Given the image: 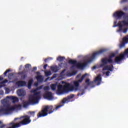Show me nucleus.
Masks as SVG:
<instances>
[{"label": "nucleus", "instance_id": "obj_1", "mask_svg": "<svg viewBox=\"0 0 128 128\" xmlns=\"http://www.w3.org/2000/svg\"><path fill=\"white\" fill-rule=\"evenodd\" d=\"M88 74L86 73L82 75L80 80L74 81L73 85L70 83H65V84L64 86L62 84L58 85L57 92L60 94H68V92H78V90H80V92H82V93H78V96H83L84 94V90L82 89L80 90V83L82 82V80H84Z\"/></svg>", "mask_w": 128, "mask_h": 128}, {"label": "nucleus", "instance_id": "obj_2", "mask_svg": "<svg viewBox=\"0 0 128 128\" xmlns=\"http://www.w3.org/2000/svg\"><path fill=\"white\" fill-rule=\"evenodd\" d=\"M128 58V48L126 49L124 52L120 54L118 56H116L114 59V61L112 60V58H114L116 56V54L113 53L110 55L108 58H104L102 59L101 62L102 64L100 65L101 68H102V70H109L110 72H112L114 70V65H106L108 64H114V62H122L124 58V56H126Z\"/></svg>", "mask_w": 128, "mask_h": 128}, {"label": "nucleus", "instance_id": "obj_3", "mask_svg": "<svg viewBox=\"0 0 128 128\" xmlns=\"http://www.w3.org/2000/svg\"><path fill=\"white\" fill-rule=\"evenodd\" d=\"M106 50H107L106 49H102L99 51H98L92 55V57L90 58L89 60H84L83 63H82V62H78L76 60H70L68 61V64H73V66H76L78 68L82 69L84 68V66H86L88 64L92 62V60H94L96 58V56H100V54H102L106 52Z\"/></svg>", "mask_w": 128, "mask_h": 128}, {"label": "nucleus", "instance_id": "obj_4", "mask_svg": "<svg viewBox=\"0 0 128 128\" xmlns=\"http://www.w3.org/2000/svg\"><path fill=\"white\" fill-rule=\"evenodd\" d=\"M33 92V94L29 96L28 101L22 103L23 107L28 108L30 104H36L38 102V100H40V92H36V90H34Z\"/></svg>", "mask_w": 128, "mask_h": 128}, {"label": "nucleus", "instance_id": "obj_5", "mask_svg": "<svg viewBox=\"0 0 128 128\" xmlns=\"http://www.w3.org/2000/svg\"><path fill=\"white\" fill-rule=\"evenodd\" d=\"M54 108V106H46L43 108V109L39 112L38 114H37L38 118H44V116H46L48 114H52L54 112L55 110Z\"/></svg>", "mask_w": 128, "mask_h": 128}, {"label": "nucleus", "instance_id": "obj_6", "mask_svg": "<svg viewBox=\"0 0 128 128\" xmlns=\"http://www.w3.org/2000/svg\"><path fill=\"white\" fill-rule=\"evenodd\" d=\"M74 94H71L70 96H68L67 97L64 98L62 100V102L60 103V104L56 107L55 110H58V108H62V106H63L64 104L68 102H70V100L74 98Z\"/></svg>", "mask_w": 128, "mask_h": 128}, {"label": "nucleus", "instance_id": "obj_7", "mask_svg": "<svg viewBox=\"0 0 128 128\" xmlns=\"http://www.w3.org/2000/svg\"><path fill=\"white\" fill-rule=\"evenodd\" d=\"M32 66L30 64H27L25 65V68H26V70H24L23 71L20 72L18 73L19 74H22L21 76V79L22 80H26V78L28 76V74H26L28 70H30V68Z\"/></svg>", "mask_w": 128, "mask_h": 128}, {"label": "nucleus", "instance_id": "obj_8", "mask_svg": "<svg viewBox=\"0 0 128 128\" xmlns=\"http://www.w3.org/2000/svg\"><path fill=\"white\" fill-rule=\"evenodd\" d=\"M12 108L10 105H6L4 106V108H2L0 109V114L4 112V114H8L10 112H12Z\"/></svg>", "mask_w": 128, "mask_h": 128}, {"label": "nucleus", "instance_id": "obj_9", "mask_svg": "<svg viewBox=\"0 0 128 128\" xmlns=\"http://www.w3.org/2000/svg\"><path fill=\"white\" fill-rule=\"evenodd\" d=\"M126 12L120 10L117 11L114 14V18H122V16H126Z\"/></svg>", "mask_w": 128, "mask_h": 128}, {"label": "nucleus", "instance_id": "obj_10", "mask_svg": "<svg viewBox=\"0 0 128 128\" xmlns=\"http://www.w3.org/2000/svg\"><path fill=\"white\" fill-rule=\"evenodd\" d=\"M44 98H46L47 100H52L54 97L52 96V92H50L48 91L46 92L44 94Z\"/></svg>", "mask_w": 128, "mask_h": 128}, {"label": "nucleus", "instance_id": "obj_11", "mask_svg": "<svg viewBox=\"0 0 128 128\" xmlns=\"http://www.w3.org/2000/svg\"><path fill=\"white\" fill-rule=\"evenodd\" d=\"M6 98L12 100L13 104H16V102H18V98L14 96H8Z\"/></svg>", "mask_w": 128, "mask_h": 128}, {"label": "nucleus", "instance_id": "obj_12", "mask_svg": "<svg viewBox=\"0 0 128 128\" xmlns=\"http://www.w3.org/2000/svg\"><path fill=\"white\" fill-rule=\"evenodd\" d=\"M94 82H97L96 84L97 86H100V84L102 83V77H100V74L98 75L94 80Z\"/></svg>", "mask_w": 128, "mask_h": 128}, {"label": "nucleus", "instance_id": "obj_13", "mask_svg": "<svg viewBox=\"0 0 128 128\" xmlns=\"http://www.w3.org/2000/svg\"><path fill=\"white\" fill-rule=\"evenodd\" d=\"M16 84L18 86V88H20L22 86H26V82L25 81H18L16 82Z\"/></svg>", "mask_w": 128, "mask_h": 128}, {"label": "nucleus", "instance_id": "obj_14", "mask_svg": "<svg viewBox=\"0 0 128 128\" xmlns=\"http://www.w3.org/2000/svg\"><path fill=\"white\" fill-rule=\"evenodd\" d=\"M17 93L19 96H26V92L22 89L18 90Z\"/></svg>", "mask_w": 128, "mask_h": 128}, {"label": "nucleus", "instance_id": "obj_15", "mask_svg": "<svg viewBox=\"0 0 128 128\" xmlns=\"http://www.w3.org/2000/svg\"><path fill=\"white\" fill-rule=\"evenodd\" d=\"M36 78L38 82H44V77L42 75H38L36 76Z\"/></svg>", "mask_w": 128, "mask_h": 128}, {"label": "nucleus", "instance_id": "obj_16", "mask_svg": "<svg viewBox=\"0 0 128 128\" xmlns=\"http://www.w3.org/2000/svg\"><path fill=\"white\" fill-rule=\"evenodd\" d=\"M116 26H118L119 29L118 32H122V24L120 22L118 23V24H116L113 26V28H116Z\"/></svg>", "mask_w": 128, "mask_h": 128}, {"label": "nucleus", "instance_id": "obj_17", "mask_svg": "<svg viewBox=\"0 0 128 128\" xmlns=\"http://www.w3.org/2000/svg\"><path fill=\"white\" fill-rule=\"evenodd\" d=\"M12 110H20L22 108V105L20 104H15L14 106H12Z\"/></svg>", "mask_w": 128, "mask_h": 128}, {"label": "nucleus", "instance_id": "obj_18", "mask_svg": "<svg viewBox=\"0 0 128 128\" xmlns=\"http://www.w3.org/2000/svg\"><path fill=\"white\" fill-rule=\"evenodd\" d=\"M56 86H58L57 84H52L50 86V88L52 90H56Z\"/></svg>", "mask_w": 128, "mask_h": 128}, {"label": "nucleus", "instance_id": "obj_19", "mask_svg": "<svg viewBox=\"0 0 128 128\" xmlns=\"http://www.w3.org/2000/svg\"><path fill=\"white\" fill-rule=\"evenodd\" d=\"M85 82L87 84V86H90L94 82H90V80L88 78L86 80Z\"/></svg>", "mask_w": 128, "mask_h": 128}, {"label": "nucleus", "instance_id": "obj_20", "mask_svg": "<svg viewBox=\"0 0 128 128\" xmlns=\"http://www.w3.org/2000/svg\"><path fill=\"white\" fill-rule=\"evenodd\" d=\"M66 60V58L62 56H58L57 58V60L58 62H62V60Z\"/></svg>", "mask_w": 128, "mask_h": 128}, {"label": "nucleus", "instance_id": "obj_21", "mask_svg": "<svg viewBox=\"0 0 128 128\" xmlns=\"http://www.w3.org/2000/svg\"><path fill=\"white\" fill-rule=\"evenodd\" d=\"M58 68L56 66H54L51 67L52 70V72H58Z\"/></svg>", "mask_w": 128, "mask_h": 128}, {"label": "nucleus", "instance_id": "obj_22", "mask_svg": "<svg viewBox=\"0 0 128 128\" xmlns=\"http://www.w3.org/2000/svg\"><path fill=\"white\" fill-rule=\"evenodd\" d=\"M33 82H34V80H29V82H28V88H32V84Z\"/></svg>", "mask_w": 128, "mask_h": 128}, {"label": "nucleus", "instance_id": "obj_23", "mask_svg": "<svg viewBox=\"0 0 128 128\" xmlns=\"http://www.w3.org/2000/svg\"><path fill=\"white\" fill-rule=\"evenodd\" d=\"M45 76H52V72L50 71L45 72Z\"/></svg>", "mask_w": 128, "mask_h": 128}, {"label": "nucleus", "instance_id": "obj_24", "mask_svg": "<svg viewBox=\"0 0 128 128\" xmlns=\"http://www.w3.org/2000/svg\"><path fill=\"white\" fill-rule=\"evenodd\" d=\"M10 72V70L8 69V70H6L4 73V76H6V74H8V72Z\"/></svg>", "mask_w": 128, "mask_h": 128}, {"label": "nucleus", "instance_id": "obj_25", "mask_svg": "<svg viewBox=\"0 0 128 128\" xmlns=\"http://www.w3.org/2000/svg\"><path fill=\"white\" fill-rule=\"evenodd\" d=\"M12 76H14V74H12V73L9 74L8 75V78L9 80H11L12 79Z\"/></svg>", "mask_w": 128, "mask_h": 128}, {"label": "nucleus", "instance_id": "obj_26", "mask_svg": "<svg viewBox=\"0 0 128 128\" xmlns=\"http://www.w3.org/2000/svg\"><path fill=\"white\" fill-rule=\"evenodd\" d=\"M30 116H34V114H36V112L34 111V112H30Z\"/></svg>", "mask_w": 128, "mask_h": 128}, {"label": "nucleus", "instance_id": "obj_27", "mask_svg": "<svg viewBox=\"0 0 128 128\" xmlns=\"http://www.w3.org/2000/svg\"><path fill=\"white\" fill-rule=\"evenodd\" d=\"M44 90H50V86H44Z\"/></svg>", "mask_w": 128, "mask_h": 128}, {"label": "nucleus", "instance_id": "obj_28", "mask_svg": "<svg viewBox=\"0 0 128 128\" xmlns=\"http://www.w3.org/2000/svg\"><path fill=\"white\" fill-rule=\"evenodd\" d=\"M8 82V80L6 79H5L1 82V84H6Z\"/></svg>", "mask_w": 128, "mask_h": 128}, {"label": "nucleus", "instance_id": "obj_29", "mask_svg": "<svg viewBox=\"0 0 128 128\" xmlns=\"http://www.w3.org/2000/svg\"><path fill=\"white\" fill-rule=\"evenodd\" d=\"M64 72H66V69H64L60 72V76H64Z\"/></svg>", "mask_w": 128, "mask_h": 128}, {"label": "nucleus", "instance_id": "obj_30", "mask_svg": "<svg viewBox=\"0 0 128 128\" xmlns=\"http://www.w3.org/2000/svg\"><path fill=\"white\" fill-rule=\"evenodd\" d=\"M10 88H6V94H10Z\"/></svg>", "mask_w": 128, "mask_h": 128}, {"label": "nucleus", "instance_id": "obj_31", "mask_svg": "<svg viewBox=\"0 0 128 128\" xmlns=\"http://www.w3.org/2000/svg\"><path fill=\"white\" fill-rule=\"evenodd\" d=\"M110 71H108L106 72V76H110Z\"/></svg>", "mask_w": 128, "mask_h": 128}, {"label": "nucleus", "instance_id": "obj_32", "mask_svg": "<svg viewBox=\"0 0 128 128\" xmlns=\"http://www.w3.org/2000/svg\"><path fill=\"white\" fill-rule=\"evenodd\" d=\"M6 125L4 124H2L1 126H0V128H4L6 126Z\"/></svg>", "mask_w": 128, "mask_h": 128}, {"label": "nucleus", "instance_id": "obj_33", "mask_svg": "<svg viewBox=\"0 0 128 128\" xmlns=\"http://www.w3.org/2000/svg\"><path fill=\"white\" fill-rule=\"evenodd\" d=\"M126 32H128V28H124L123 30L124 34H126Z\"/></svg>", "mask_w": 128, "mask_h": 128}, {"label": "nucleus", "instance_id": "obj_34", "mask_svg": "<svg viewBox=\"0 0 128 128\" xmlns=\"http://www.w3.org/2000/svg\"><path fill=\"white\" fill-rule=\"evenodd\" d=\"M46 68H48V64H46L44 66V70H46Z\"/></svg>", "mask_w": 128, "mask_h": 128}, {"label": "nucleus", "instance_id": "obj_35", "mask_svg": "<svg viewBox=\"0 0 128 128\" xmlns=\"http://www.w3.org/2000/svg\"><path fill=\"white\" fill-rule=\"evenodd\" d=\"M4 80V77H2V76H0V81L2 80Z\"/></svg>", "mask_w": 128, "mask_h": 128}, {"label": "nucleus", "instance_id": "obj_36", "mask_svg": "<svg viewBox=\"0 0 128 128\" xmlns=\"http://www.w3.org/2000/svg\"><path fill=\"white\" fill-rule=\"evenodd\" d=\"M37 70L36 67H34L32 72H34V70Z\"/></svg>", "mask_w": 128, "mask_h": 128}, {"label": "nucleus", "instance_id": "obj_37", "mask_svg": "<svg viewBox=\"0 0 128 128\" xmlns=\"http://www.w3.org/2000/svg\"><path fill=\"white\" fill-rule=\"evenodd\" d=\"M22 65H20L19 68V70H22Z\"/></svg>", "mask_w": 128, "mask_h": 128}, {"label": "nucleus", "instance_id": "obj_38", "mask_svg": "<svg viewBox=\"0 0 128 128\" xmlns=\"http://www.w3.org/2000/svg\"><path fill=\"white\" fill-rule=\"evenodd\" d=\"M127 2L126 0H122L121 1V2L124 3V2Z\"/></svg>", "mask_w": 128, "mask_h": 128}, {"label": "nucleus", "instance_id": "obj_39", "mask_svg": "<svg viewBox=\"0 0 128 128\" xmlns=\"http://www.w3.org/2000/svg\"><path fill=\"white\" fill-rule=\"evenodd\" d=\"M80 74H78V75H77V76H76V78H80Z\"/></svg>", "mask_w": 128, "mask_h": 128}, {"label": "nucleus", "instance_id": "obj_40", "mask_svg": "<svg viewBox=\"0 0 128 128\" xmlns=\"http://www.w3.org/2000/svg\"><path fill=\"white\" fill-rule=\"evenodd\" d=\"M96 66H94L92 67V70H96Z\"/></svg>", "mask_w": 128, "mask_h": 128}, {"label": "nucleus", "instance_id": "obj_41", "mask_svg": "<svg viewBox=\"0 0 128 128\" xmlns=\"http://www.w3.org/2000/svg\"><path fill=\"white\" fill-rule=\"evenodd\" d=\"M36 74H40V72H36Z\"/></svg>", "mask_w": 128, "mask_h": 128}, {"label": "nucleus", "instance_id": "obj_42", "mask_svg": "<svg viewBox=\"0 0 128 128\" xmlns=\"http://www.w3.org/2000/svg\"><path fill=\"white\" fill-rule=\"evenodd\" d=\"M48 58H46L45 60H44V62H47V60H48Z\"/></svg>", "mask_w": 128, "mask_h": 128}, {"label": "nucleus", "instance_id": "obj_43", "mask_svg": "<svg viewBox=\"0 0 128 128\" xmlns=\"http://www.w3.org/2000/svg\"><path fill=\"white\" fill-rule=\"evenodd\" d=\"M116 22H114V26H116Z\"/></svg>", "mask_w": 128, "mask_h": 128}, {"label": "nucleus", "instance_id": "obj_44", "mask_svg": "<svg viewBox=\"0 0 128 128\" xmlns=\"http://www.w3.org/2000/svg\"><path fill=\"white\" fill-rule=\"evenodd\" d=\"M0 124H2V122L0 121Z\"/></svg>", "mask_w": 128, "mask_h": 128}, {"label": "nucleus", "instance_id": "obj_45", "mask_svg": "<svg viewBox=\"0 0 128 128\" xmlns=\"http://www.w3.org/2000/svg\"><path fill=\"white\" fill-rule=\"evenodd\" d=\"M64 82H62V84H64Z\"/></svg>", "mask_w": 128, "mask_h": 128}]
</instances>
